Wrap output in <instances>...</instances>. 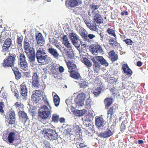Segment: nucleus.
I'll return each instance as SVG.
<instances>
[{
	"label": "nucleus",
	"instance_id": "13",
	"mask_svg": "<svg viewBox=\"0 0 148 148\" xmlns=\"http://www.w3.org/2000/svg\"><path fill=\"white\" fill-rule=\"evenodd\" d=\"M95 123L96 126L99 128L103 127L106 123V122L100 117L95 118Z\"/></svg>",
	"mask_w": 148,
	"mask_h": 148
},
{
	"label": "nucleus",
	"instance_id": "44",
	"mask_svg": "<svg viewBox=\"0 0 148 148\" xmlns=\"http://www.w3.org/2000/svg\"><path fill=\"white\" fill-rule=\"evenodd\" d=\"M107 32L109 34L114 36L116 38L114 31L112 29L109 28L107 29Z\"/></svg>",
	"mask_w": 148,
	"mask_h": 148
},
{
	"label": "nucleus",
	"instance_id": "60",
	"mask_svg": "<svg viewBox=\"0 0 148 148\" xmlns=\"http://www.w3.org/2000/svg\"><path fill=\"white\" fill-rule=\"evenodd\" d=\"M44 101L45 102V103L46 104L48 105V106H49V107L50 108V109H51V107L50 106V105L49 104V102L47 100V99H45L44 100Z\"/></svg>",
	"mask_w": 148,
	"mask_h": 148
},
{
	"label": "nucleus",
	"instance_id": "64",
	"mask_svg": "<svg viewBox=\"0 0 148 148\" xmlns=\"http://www.w3.org/2000/svg\"><path fill=\"white\" fill-rule=\"evenodd\" d=\"M142 62L140 61H138L137 62V65L139 67L142 66Z\"/></svg>",
	"mask_w": 148,
	"mask_h": 148
},
{
	"label": "nucleus",
	"instance_id": "3",
	"mask_svg": "<svg viewBox=\"0 0 148 148\" xmlns=\"http://www.w3.org/2000/svg\"><path fill=\"white\" fill-rule=\"evenodd\" d=\"M51 112L48 107L46 106H43L40 109L39 112V116L42 119H46L50 116Z\"/></svg>",
	"mask_w": 148,
	"mask_h": 148
},
{
	"label": "nucleus",
	"instance_id": "58",
	"mask_svg": "<svg viewBox=\"0 0 148 148\" xmlns=\"http://www.w3.org/2000/svg\"><path fill=\"white\" fill-rule=\"evenodd\" d=\"M125 129V125L122 123L121 125V127L120 129L121 131H123Z\"/></svg>",
	"mask_w": 148,
	"mask_h": 148
},
{
	"label": "nucleus",
	"instance_id": "16",
	"mask_svg": "<svg viewBox=\"0 0 148 148\" xmlns=\"http://www.w3.org/2000/svg\"><path fill=\"white\" fill-rule=\"evenodd\" d=\"M93 62V68L94 71L96 73H98L99 71L100 67V65L99 62L95 60V58H94L92 59Z\"/></svg>",
	"mask_w": 148,
	"mask_h": 148
},
{
	"label": "nucleus",
	"instance_id": "10",
	"mask_svg": "<svg viewBox=\"0 0 148 148\" xmlns=\"http://www.w3.org/2000/svg\"><path fill=\"white\" fill-rule=\"evenodd\" d=\"M9 116L6 117V122L10 124H14L15 123V114L14 111H10L8 112Z\"/></svg>",
	"mask_w": 148,
	"mask_h": 148
},
{
	"label": "nucleus",
	"instance_id": "27",
	"mask_svg": "<svg viewBox=\"0 0 148 148\" xmlns=\"http://www.w3.org/2000/svg\"><path fill=\"white\" fill-rule=\"evenodd\" d=\"M63 43L67 48L71 47V44L69 42V41L66 35H64L62 38Z\"/></svg>",
	"mask_w": 148,
	"mask_h": 148
},
{
	"label": "nucleus",
	"instance_id": "31",
	"mask_svg": "<svg viewBox=\"0 0 148 148\" xmlns=\"http://www.w3.org/2000/svg\"><path fill=\"white\" fill-rule=\"evenodd\" d=\"M85 29H83L79 31V34L83 39L85 41L87 39V35Z\"/></svg>",
	"mask_w": 148,
	"mask_h": 148
},
{
	"label": "nucleus",
	"instance_id": "54",
	"mask_svg": "<svg viewBox=\"0 0 148 148\" xmlns=\"http://www.w3.org/2000/svg\"><path fill=\"white\" fill-rule=\"evenodd\" d=\"M112 61L114 62L118 58V56L117 55H115L110 58Z\"/></svg>",
	"mask_w": 148,
	"mask_h": 148
},
{
	"label": "nucleus",
	"instance_id": "20",
	"mask_svg": "<svg viewBox=\"0 0 148 148\" xmlns=\"http://www.w3.org/2000/svg\"><path fill=\"white\" fill-rule=\"evenodd\" d=\"M12 40L10 39L7 38L5 41L3 46V51H7L11 44Z\"/></svg>",
	"mask_w": 148,
	"mask_h": 148
},
{
	"label": "nucleus",
	"instance_id": "63",
	"mask_svg": "<svg viewBox=\"0 0 148 148\" xmlns=\"http://www.w3.org/2000/svg\"><path fill=\"white\" fill-rule=\"evenodd\" d=\"M14 92H15V96L17 97V98H18V92L17 91V90H14Z\"/></svg>",
	"mask_w": 148,
	"mask_h": 148
},
{
	"label": "nucleus",
	"instance_id": "6",
	"mask_svg": "<svg viewBox=\"0 0 148 148\" xmlns=\"http://www.w3.org/2000/svg\"><path fill=\"white\" fill-rule=\"evenodd\" d=\"M92 17L94 24H101L103 23V18L99 13V11H97L95 12H91Z\"/></svg>",
	"mask_w": 148,
	"mask_h": 148
},
{
	"label": "nucleus",
	"instance_id": "57",
	"mask_svg": "<svg viewBox=\"0 0 148 148\" xmlns=\"http://www.w3.org/2000/svg\"><path fill=\"white\" fill-rule=\"evenodd\" d=\"M71 131V129L70 128H68L66 129L64 131V132L66 133V134H68Z\"/></svg>",
	"mask_w": 148,
	"mask_h": 148
},
{
	"label": "nucleus",
	"instance_id": "29",
	"mask_svg": "<svg viewBox=\"0 0 148 148\" xmlns=\"http://www.w3.org/2000/svg\"><path fill=\"white\" fill-rule=\"evenodd\" d=\"M86 112V110L84 109L80 110H76L74 111V113L77 116H80L83 115Z\"/></svg>",
	"mask_w": 148,
	"mask_h": 148
},
{
	"label": "nucleus",
	"instance_id": "56",
	"mask_svg": "<svg viewBox=\"0 0 148 148\" xmlns=\"http://www.w3.org/2000/svg\"><path fill=\"white\" fill-rule=\"evenodd\" d=\"M17 42L19 46H21L22 45V39L21 37H18L17 39Z\"/></svg>",
	"mask_w": 148,
	"mask_h": 148
},
{
	"label": "nucleus",
	"instance_id": "62",
	"mask_svg": "<svg viewBox=\"0 0 148 148\" xmlns=\"http://www.w3.org/2000/svg\"><path fill=\"white\" fill-rule=\"evenodd\" d=\"M64 68L61 66H60L59 67V71L60 73H62L64 71Z\"/></svg>",
	"mask_w": 148,
	"mask_h": 148
},
{
	"label": "nucleus",
	"instance_id": "49",
	"mask_svg": "<svg viewBox=\"0 0 148 148\" xmlns=\"http://www.w3.org/2000/svg\"><path fill=\"white\" fill-rule=\"evenodd\" d=\"M124 41L128 45H131L133 43L132 41L130 39H127L125 40Z\"/></svg>",
	"mask_w": 148,
	"mask_h": 148
},
{
	"label": "nucleus",
	"instance_id": "33",
	"mask_svg": "<svg viewBox=\"0 0 148 148\" xmlns=\"http://www.w3.org/2000/svg\"><path fill=\"white\" fill-rule=\"evenodd\" d=\"M40 99V97L36 96V95L35 94H32V96L31 100L33 101L34 103H37Z\"/></svg>",
	"mask_w": 148,
	"mask_h": 148
},
{
	"label": "nucleus",
	"instance_id": "11",
	"mask_svg": "<svg viewBox=\"0 0 148 148\" xmlns=\"http://www.w3.org/2000/svg\"><path fill=\"white\" fill-rule=\"evenodd\" d=\"M81 3V0H68L66 2V5L68 7L74 8L79 5Z\"/></svg>",
	"mask_w": 148,
	"mask_h": 148
},
{
	"label": "nucleus",
	"instance_id": "30",
	"mask_svg": "<svg viewBox=\"0 0 148 148\" xmlns=\"http://www.w3.org/2000/svg\"><path fill=\"white\" fill-rule=\"evenodd\" d=\"M106 108H108L112 103V99L108 98L106 99L104 101Z\"/></svg>",
	"mask_w": 148,
	"mask_h": 148
},
{
	"label": "nucleus",
	"instance_id": "22",
	"mask_svg": "<svg viewBox=\"0 0 148 148\" xmlns=\"http://www.w3.org/2000/svg\"><path fill=\"white\" fill-rule=\"evenodd\" d=\"M36 40L37 41V44L40 43L44 44L45 42L44 39L41 33H39L37 35H36Z\"/></svg>",
	"mask_w": 148,
	"mask_h": 148
},
{
	"label": "nucleus",
	"instance_id": "9",
	"mask_svg": "<svg viewBox=\"0 0 148 148\" xmlns=\"http://www.w3.org/2000/svg\"><path fill=\"white\" fill-rule=\"evenodd\" d=\"M90 50L92 53L95 55H97L98 53H102L103 49L99 45H93L89 47Z\"/></svg>",
	"mask_w": 148,
	"mask_h": 148
},
{
	"label": "nucleus",
	"instance_id": "40",
	"mask_svg": "<svg viewBox=\"0 0 148 148\" xmlns=\"http://www.w3.org/2000/svg\"><path fill=\"white\" fill-rule=\"evenodd\" d=\"M109 43L111 46L113 47L118 45L117 42L114 41V39L113 38H111L109 40Z\"/></svg>",
	"mask_w": 148,
	"mask_h": 148
},
{
	"label": "nucleus",
	"instance_id": "42",
	"mask_svg": "<svg viewBox=\"0 0 148 148\" xmlns=\"http://www.w3.org/2000/svg\"><path fill=\"white\" fill-rule=\"evenodd\" d=\"M80 87L81 88H84L88 86V83L86 81H81L79 84Z\"/></svg>",
	"mask_w": 148,
	"mask_h": 148
},
{
	"label": "nucleus",
	"instance_id": "18",
	"mask_svg": "<svg viewBox=\"0 0 148 148\" xmlns=\"http://www.w3.org/2000/svg\"><path fill=\"white\" fill-rule=\"evenodd\" d=\"M18 115L20 119H22L23 122L25 123L28 119L27 115L24 112L20 111L18 112Z\"/></svg>",
	"mask_w": 148,
	"mask_h": 148
},
{
	"label": "nucleus",
	"instance_id": "55",
	"mask_svg": "<svg viewBox=\"0 0 148 148\" xmlns=\"http://www.w3.org/2000/svg\"><path fill=\"white\" fill-rule=\"evenodd\" d=\"M108 54L110 56V58L112 56H114L115 55H116L115 53V52L113 51H110L109 53Z\"/></svg>",
	"mask_w": 148,
	"mask_h": 148
},
{
	"label": "nucleus",
	"instance_id": "59",
	"mask_svg": "<svg viewBox=\"0 0 148 148\" xmlns=\"http://www.w3.org/2000/svg\"><path fill=\"white\" fill-rule=\"evenodd\" d=\"M3 104L2 102L0 103V112L2 113L4 111L3 109Z\"/></svg>",
	"mask_w": 148,
	"mask_h": 148
},
{
	"label": "nucleus",
	"instance_id": "23",
	"mask_svg": "<svg viewBox=\"0 0 148 148\" xmlns=\"http://www.w3.org/2000/svg\"><path fill=\"white\" fill-rule=\"evenodd\" d=\"M91 21H89L86 24L87 27L91 30L97 31V28L96 24L94 23L93 24H91Z\"/></svg>",
	"mask_w": 148,
	"mask_h": 148
},
{
	"label": "nucleus",
	"instance_id": "36",
	"mask_svg": "<svg viewBox=\"0 0 148 148\" xmlns=\"http://www.w3.org/2000/svg\"><path fill=\"white\" fill-rule=\"evenodd\" d=\"M84 63L88 67H90L92 65V63L90 61L86 58H84L83 59Z\"/></svg>",
	"mask_w": 148,
	"mask_h": 148
},
{
	"label": "nucleus",
	"instance_id": "25",
	"mask_svg": "<svg viewBox=\"0 0 148 148\" xmlns=\"http://www.w3.org/2000/svg\"><path fill=\"white\" fill-rule=\"evenodd\" d=\"M15 133L14 132H11L9 134L8 138V142L10 143H13L15 138Z\"/></svg>",
	"mask_w": 148,
	"mask_h": 148
},
{
	"label": "nucleus",
	"instance_id": "14",
	"mask_svg": "<svg viewBox=\"0 0 148 148\" xmlns=\"http://www.w3.org/2000/svg\"><path fill=\"white\" fill-rule=\"evenodd\" d=\"M47 51L55 58L57 59L59 56V54L57 50L53 48L50 47L47 48Z\"/></svg>",
	"mask_w": 148,
	"mask_h": 148
},
{
	"label": "nucleus",
	"instance_id": "38",
	"mask_svg": "<svg viewBox=\"0 0 148 148\" xmlns=\"http://www.w3.org/2000/svg\"><path fill=\"white\" fill-rule=\"evenodd\" d=\"M113 107H111L108 111V117H109L110 119H112V116L113 114Z\"/></svg>",
	"mask_w": 148,
	"mask_h": 148
},
{
	"label": "nucleus",
	"instance_id": "32",
	"mask_svg": "<svg viewBox=\"0 0 148 148\" xmlns=\"http://www.w3.org/2000/svg\"><path fill=\"white\" fill-rule=\"evenodd\" d=\"M53 102L55 106L57 107L59 106L60 99L58 96L56 94L53 97Z\"/></svg>",
	"mask_w": 148,
	"mask_h": 148
},
{
	"label": "nucleus",
	"instance_id": "52",
	"mask_svg": "<svg viewBox=\"0 0 148 148\" xmlns=\"http://www.w3.org/2000/svg\"><path fill=\"white\" fill-rule=\"evenodd\" d=\"M97 29V31H96L97 32V33L100 36L101 38V39L102 40L104 35V33L102 32V31H98Z\"/></svg>",
	"mask_w": 148,
	"mask_h": 148
},
{
	"label": "nucleus",
	"instance_id": "15",
	"mask_svg": "<svg viewBox=\"0 0 148 148\" xmlns=\"http://www.w3.org/2000/svg\"><path fill=\"white\" fill-rule=\"evenodd\" d=\"M32 84L33 86L34 87H38L40 85L39 79L37 74L35 73L32 76Z\"/></svg>",
	"mask_w": 148,
	"mask_h": 148
},
{
	"label": "nucleus",
	"instance_id": "45",
	"mask_svg": "<svg viewBox=\"0 0 148 148\" xmlns=\"http://www.w3.org/2000/svg\"><path fill=\"white\" fill-rule=\"evenodd\" d=\"M87 39L86 41H87L90 42L91 41L90 40V39H91L95 37V35L93 34H90L87 35Z\"/></svg>",
	"mask_w": 148,
	"mask_h": 148
},
{
	"label": "nucleus",
	"instance_id": "7",
	"mask_svg": "<svg viewBox=\"0 0 148 148\" xmlns=\"http://www.w3.org/2000/svg\"><path fill=\"white\" fill-rule=\"evenodd\" d=\"M69 35L70 39L73 44L76 47H79L80 43H82L81 41H80L78 36L75 33L72 32L69 33Z\"/></svg>",
	"mask_w": 148,
	"mask_h": 148
},
{
	"label": "nucleus",
	"instance_id": "28",
	"mask_svg": "<svg viewBox=\"0 0 148 148\" xmlns=\"http://www.w3.org/2000/svg\"><path fill=\"white\" fill-rule=\"evenodd\" d=\"M12 69L15 76L16 79H19L21 77V74L17 68L12 67Z\"/></svg>",
	"mask_w": 148,
	"mask_h": 148
},
{
	"label": "nucleus",
	"instance_id": "34",
	"mask_svg": "<svg viewBox=\"0 0 148 148\" xmlns=\"http://www.w3.org/2000/svg\"><path fill=\"white\" fill-rule=\"evenodd\" d=\"M20 65L21 68L24 70H26L28 68L27 61L20 62Z\"/></svg>",
	"mask_w": 148,
	"mask_h": 148
},
{
	"label": "nucleus",
	"instance_id": "46",
	"mask_svg": "<svg viewBox=\"0 0 148 148\" xmlns=\"http://www.w3.org/2000/svg\"><path fill=\"white\" fill-rule=\"evenodd\" d=\"M52 40L53 41H54L53 44V45H54L59 49L61 50V47L59 44H58L57 43V40H55L54 39H53Z\"/></svg>",
	"mask_w": 148,
	"mask_h": 148
},
{
	"label": "nucleus",
	"instance_id": "50",
	"mask_svg": "<svg viewBox=\"0 0 148 148\" xmlns=\"http://www.w3.org/2000/svg\"><path fill=\"white\" fill-rule=\"evenodd\" d=\"M42 92V91L40 90H36L35 91V93H34L33 94L35 95L36 96L40 97L41 93Z\"/></svg>",
	"mask_w": 148,
	"mask_h": 148
},
{
	"label": "nucleus",
	"instance_id": "48",
	"mask_svg": "<svg viewBox=\"0 0 148 148\" xmlns=\"http://www.w3.org/2000/svg\"><path fill=\"white\" fill-rule=\"evenodd\" d=\"M76 146L77 148H88V147H87L86 145L83 143L77 144L76 145Z\"/></svg>",
	"mask_w": 148,
	"mask_h": 148
},
{
	"label": "nucleus",
	"instance_id": "26",
	"mask_svg": "<svg viewBox=\"0 0 148 148\" xmlns=\"http://www.w3.org/2000/svg\"><path fill=\"white\" fill-rule=\"evenodd\" d=\"M20 93L23 96L25 97L27 96V90L25 85H21V86Z\"/></svg>",
	"mask_w": 148,
	"mask_h": 148
},
{
	"label": "nucleus",
	"instance_id": "5",
	"mask_svg": "<svg viewBox=\"0 0 148 148\" xmlns=\"http://www.w3.org/2000/svg\"><path fill=\"white\" fill-rule=\"evenodd\" d=\"M16 56L14 54H9L8 59L5 60L3 64L4 67H12L14 64Z\"/></svg>",
	"mask_w": 148,
	"mask_h": 148
},
{
	"label": "nucleus",
	"instance_id": "17",
	"mask_svg": "<svg viewBox=\"0 0 148 148\" xmlns=\"http://www.w3.org/2000/svg\"><path fill=\"white\" fill-rule=\"evenodd\" d=\"M113 133L110 130L107 129L106 131L100 133L99 136L101 137L106 138L110 136Z\"/></svg>",
	"mask_w": 148,
	"mask_h": 148
},
{
	"label": "nucleus",
	"instance_id": "21",
	"mask_svg": "<svg viewBox=\"0 0 148 148\" xmlns=\"http://www.w3.org/2000/svg\"><path fill=\"white\" fill-rule=\"evenodd\" d=\"M122 68L125 74H126L127 75L129 76L132 75V72L129 68L127 64H123Z\"/></svg>",
	"mask_w": 148,
	"mask_h": 148
},
{
	"label": "nucleus",
	"instance_id": "8",
	"mask_svg": "<svg viewBox=\"0 0 148 148\" xmlns=\"http://www.w3.org/2000/svg\"><path fill=\"white\" fill-rule=\"evenodd\" d=\"M36 57L38 62L43 64L45 62L47 58H49L45 52L36 53Z\"/></svg>",
	"mask_w": 148,
	"mask_h": 148
},
{
	"label": "nucleus",
	"instance_id": "43",
	"mask_svg": "<svg viewBox=\"0 0 148 148\" xmlns=\"http://www.w3.org/2000/svg\"><path fill=\"white\" fill-rule=\"evenodd\" d=\"M86 99V105L88 108L90 109L91 107L90 103L91 102V100L90 99V97Z\"/></svg>",
	"mask_w": 148,
	"mask_h": 148
},
{
	"label": "nucleus",
	"instance_id": "12",
	"mask_svg": "<svg viewBox=\"0 0 148 148\" xmlns=\"http://www.w3.org/2000/svg\"><path fill=\"white\" fill-rule=\"evenodd\" d=\"M94 116V115L92 112H89L84 118V124L86 125L87 127L91 125L89 122L93 120Z\"/></svg>",
	"mask_w": 148,
	"mask_h": 148
},
{
	"label": "nucleus",
	"instance_id": "41",
	"mask_svg": "<svg viewBox=\"0 0 148 148\" xmlns=\"http://www.w3.org/2000/svg\"><path fill=\"white\" fill-rule=\"evenodd\" d=\"M99 6L98 5H95L94 4H91L90 5V8L92 10V12H95V11L99 8Z\"/></svg>",
	"mask_w": 148,
	"mask_h": 148
},
{
	"label": "nucleus",
	"instance_id": "47",
	"mask_svg": "<svg viewBox=\"0 0 148 148\" xmlns=\"http://www.w3.org/2000/svg\"><path fill=\"white\" fill-rule=\"evenodd\" d=\"M25 56L23 54L21 53L20 55L19 60L21 62L26 61L25 59Z\"/></svg>",
	"mask_w": 148,
	"mask_h": 148
},
{
	"label": "nucleus",
	"instance_id": "39",
	"mask_svg": "<svg viewBox=\"0 0 148 148\" xmlns=\"http://www.w3.org/2000/svg\"><path fill=\"white\" fill-rule=\"evenodd\" d=\"M101 88L98 87L95 90L93 93L96 97L98 96L101 93Z\"/></svg>",
	"mask_w": 148,
	"mask_h": 148
},
{
	"label": "nucleus",
	"instance_id": "37",
	"mask_svg": "<svg viewBox=\"0 0 148 148\" xmlns=\"http://www.w3.org/2000/svg\"><path fill=\"white\" fill-rule=\"evenodd\" d=\"M70 75L72 77L75 79H78L81 77L80 74L76 72L73 73H71Z\"/></svg>",
	"mask_w": 148,
	"mask_h": 148
},
{
	"label": "nucleus",
	"instance_id": "51",
	"mask_svg": "<svg viewBox=\"0 0 148 148\" xmlns=\"http://www.w3.org/2000/svg\"><path fill=\"white\" fill-rule=\"evenodd\" d=\"M68 57L69 58H72L74 57V53L73 52H68L67 53Z\"/></svg>",
	"mask_w": 148,
	"mask_h": 148
},
{
	"label": "nucleus",
	"instance_id": "35",
	"mask_svg": "<svg viewBox=\"0 0 148 148\" xmlns=\"http://www.w3.org/2000/svg\"><path fill=\"white\" fill-rule=\"evenodd\" d=\"M59 116L56 114H54L52 115V121L54 123H57L59 121Z\"/></svg>",
	"mask_w": 148,
	"mask_h": 148
},
{
	"label": "nucleus",
	"instance_id": "24",
	"mask_svg": "<svg viewBox=\"0 0 148 148\" xmlns=\"http://www.w3.org/2000/svg\"><path fill=\"white\" fill-rule=\"evenodd\" d=\"M44 44L41 43L37 44V45L36 46V49L37 50L36 53L45 52L43 48V45Z\"/></svg>",
	"mask_w": 148,
	"mask_h": 148
},
{
	"label": "nucleus",
	"instance_id": "53",
	"mask_svg": "<svg viewBox=\"0 0 148 148\" xmlns=\"http://www.w3.org/2000/svg\"><path fill=\"white\" fill-rule=\"evenodd\" d=\"M74 64L73 62H71V61H69L67 63V65L69 69H71V66L73 65Z\"/></svg>",
	"mask_w": 148,
	"mask_h": 148
},
{
	"label": "nucleus",
	"instance_id": "4",
	"mask_svg": "<svg viewBox=\"0 0 148 148\" xmlns=\"http://www.w3.org/2000/svg\"><path fill=\"white\" fill-rule=\"evenodd\" d=\"M89 97V94L87 93L86 94L84 92L79 93L76 98L75 99V102L78 106H83L84 105V102L85 99Z\"/></svg>",
	"mask_w": 148,
	"mask_h": 148
},
{
	"label": "nucleus",
	"instance_id": "19",
	"mask_svg": "<svg viewBox=\"0 0 148 148\" xmlns=\"http://www.w3.org/2000/svg\"><path fill=\"white\" fill-rule=\"evenodd\" d=\"M94 58H95V60H97L98 62H99L101 65H105L106 66H108V63L102 56H97L95 57Z\"/></svg>",
	"mask_w": 148,
	"mask_h": 148
},
{
	"label": "nucleus",
	"instance_id": "61",
	"mask_svg": "<svg viewBox=\"0 0 148 148\" xmlns=\"http://www.w3.org/2000/svg\"><path fill=\"white\" fill-rule=\"evenodd\" d=\"M59 121L61 123H62L65 122V120L64 118L61 117Z\"/></svg>",
	"mask_w": 148,
	"mask_h": 148
},
{
	"label": "nucleus",
	"instance_id": "2",
	"mask_svg": "<svg viewBox=\"0 0 148 148\" xmlns=\"http://www.w3.org/2000/svg\"><path fill=\"white\" fill-rule=\"evenodd\" d=\"M24 47L25 50V52L27 55L30 61L33 62L35 60V55L34 49L31 48L29 43L25 41L24 43Z\"/></svg>",
	"mask_w": 148,
	"mask_h": 148
},
{
	"label": "nucleus",
	"instance_id": "1",
	"mask_svg": "<svg viewBox=\"0 0 148 148\" xmlns=\"http://www.w3.org/2000/svg\"><path fill=\"white\" fill-rule=\"evenodd\" d=\"M42 133L45 137L51 140H56L58 137L56 130L50 128L44 129L42 131Z\"/></svg>",
	"mask_w": 148,
	"mask_h": 148
}]
</instances>
